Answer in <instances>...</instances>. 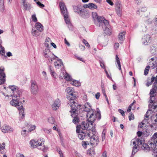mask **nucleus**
Returning <instances> with one entry per match:
<instances>
[{"label": "nucleus", "instance_id": "1", "mask_svg": "<svg viewBox=\"0 0 157 157\" xmlns=\"http://www.w3.org/2000/svg\"><path fill=\"white\" fill-rule=\"evenodd\" d=\"M9 88L12 91L13 94H10L12 96V100L10 102L12 105L16 106L19 110V114L21 119H23L25 117L24 108H23V103L25 102L24 98L22 97L21 94L22 90L19 89L18 87L14 85L10 86Z\"/></svg>", "mask_w": 157, "mask_h": 157}, {"label": "nucleus", "instance_id": "2", "mask_svg": "<svg viewBox=\"0 0 157 157\" xmlns=\"http://www.w3.org/2000/svg\"><path fill=\"white\" fill-rule=\"evenodd\" d=\"M84 110L86 112V116L87 118H88V120L92 121H94L96 118L99 120L101 118L100 111L99 110L97 111V113H94V110L92 109L88 102H86L84 105Z\"/></svg>", "mask_w": 157, "mask_h": 157}, {"label": "nucleus", "instance_id": "3", "mask_svg": "<svg viewBox=\"0 0 157 157\" xmlns=\"http://www.w3.org/2000/svg\"><path fill=\"white\" fill-rule=\"evenodd\" d=\"M132 143L134 145L133 147L132 155H134L137 151L138 146L141 147L142 150L146 151L149 150L151 148L150 145V146H149L146 144H144V141L143 140H140V139H137L135 140H132L131 141V143Z\"/></svg>", "mask_w": 157, "mask_h": 157}, {"label": "nucleus", "instance_id": "4", "mask_svg": "<svg viewBox=\"0 0 157 157\" xmlns=\"http://www.w3.org/2000/svg\"><path fill=\"white\" fill-rule=\"evenodd\" d=\"M101 19H100V20H99V21L98 22L95 23L96 25L99 27L101 26L103 30L105 31V33L110 35L111 34V32L109 29L110 26L109 22L103 17Z\"/></svg>", "mask_w": 157, "mask_h": 157}, {"label": "nucleus", "instance_id": "5", "mask_svg": "<svg viewBox=\"0 0 157 157\" xmlns=\"http://www.w3.org/2000/svg\"><path fill=\"white\" fill-rule=\"evenodd\" d=\"M79 105L77 104L76 105L72 104L70 105L71 110L70 112L71 113V116L74 117L73 120V122L75 124L78 122L79 118L77 117L78 113V107Z\"/></svg>", "mask_w": 157, "mask_h": 157}, {"label": "nucleus", "instance_id": "6", "mask_svg": "<svg viewBox=\"0 0 157 157\" xmlns=\"http://www.w3.org/2000/svg\"><path fill=\"white\" fill-rule=\"evenodd\" d=\"M66 91L68 94L67 95V97L68 99L70 100L68 104L70 105L72 104L75 105L77 104L74 101V100L76 98V96L74 94V93L75 92L73 90V89L71 87H68L66 89Z\"/></svg>", "mask_w": 157, "mask_h": 157}, {"label": "nucleus", "instance_id": "7", "mask_svg": "<svg viewBox=\"0 0 157 157\" xmlns=\"http://www.w3.org/2000/svg\"><path fill=\"white\" fill-rule=\"evenodd\" d=\"M88 121H83L81 125H77L76 126V132H79L81 129L82 130L90 129L89 128L92 126L93 123L94 121L92 122L88 120V118L87 119Z\"/></svg>", "mask_w": 157, "mask_h": 157}, {"label": "nucleus", "instance_id": "8", "mask_svg": "<svg viewBox=\"0 0 157 157\" xmlns=\"http://www.w3.org/2000/svg\"><path fill=\"white\" fill-rule=\"evenodd\" d=\"M43 56L46 58H47L50 63H52L53 59H55L58 57L55 56L48 48L45 49L43 53Z\"/></svg>", "mask_w": 157, "mask_h": 157}, {"label": "nucleus", "instance_id": "9", "mask_svg": "<svg viewBox=\"0 0 157 157\" xmlns=\"http://www.w3.org/2000/svg\"><path fill=\"white\" fill-rule=\"evenodd\" d=\"M74 10L75 12L80 14V16L82 17L86 18H88L89 17L88 13L86 11H83L82 9L80 8L79 6H73Z\"/></svg>", "mask_w": 157, "mask_h": 157}, {"label": "nucleus", "instance_id": "10", "mask_svg": "<svg viewBox=\"0 0 157 157\" xmlns=\"http://www.w3.org/2000/svg\"><path fill=\"white\" fill-rule=\"evenodd\" d=\"M4 71V67H0V85L4 84L6 81V75Z\"/></svg>", "mask_w": 157, "mask_h": 157}, {"label": "nucleus", "instance_id": "11", "mask_svg": "<svg viewBox=\"0 0 157 157\" xmlns=\"http://www.w3.org/2000/svg\"><path fill=\"white\" fill-rule=\"evenodd\" d=\"M90 144L92 145L95 147L99 142V138L98 137L94 134H93L90 138Z\"/></svg>", "mask_w": 157, "mask_h": 157}, {"label": "nucleus", "instance_id": "12", "mask_svg": "<svg viewBox=\"0 0 157 157\" xmlns=\"http://www.w3.org/2000/svg\"><path fill=\"white\" fill-rule=\"evenodd\" d=\"M149 145L151 146V148H154L155 146H157V132L155 133L151 137Z\"/></svg>", "mask_w": 157, "mask_h": 157}, {"label": "nucleus", "instance_id": "13", "mask_svg": "<svg viewBox=\"0 0 157 157\" xmlns=\"http://www.w3.org/2000/svg\"><path fill=\"white\" fill-rule=\"evenodd\" d=\"M142 39L143 44L145 45H148L151 41V36L148 34L145 35Z\"/></svg>", "mask_w": 157, "mask_h": 157}, {"label": "nucleus", "instance_id": "14", "mask_svg": "<svg viewBox=\"0 0 157 157\" xmlns=\"http://www.w3.org/2000/svg\"><path fill=\"white\" fill-rule=\"evenodd\" d=\"M116 11L117 15L119 16L121 15L122 13V5L119 1H117L115 4Z\"/></svg>", "mask_w": 157, "mask_h": 157}, {"label": "nucleus", "instance_id": "15", "mask_svg": "<svg viewBox=\"0 0 157 157\" xmlns=\"http://www.w3.org/2000/svg\"><path fill=\"white\" fill-rule=\"evenodd\" d=\"M38 88L36 83L32 82L31 83L30 91L31 93L34 95H36L38 91Z\"/></svg>", "mask_w": 157, "mask_h": 157}, {"label": "nucleus", "instance_id": "16", "mask_svg": "<svg viewBox=\"0 0 157 157\" xmlns=\"http://www.w3.org/2000/svg\"><path fill=\"white\" fill-rule=\"evenodd\" d=\"M59 6L62 13L63 14L64 17H66L68 15V12L65 5L63 2H61L59 3Z\"/></svg>", "mask_w": 157, "mask_h": 157}, {"label": "nucleus", "instance_id": "17", "mask_svg": "<svg viewBox=\"0 0 157 157\" xmlns=\"http://www.w3.org/2000/svg\"><path fill=\"white\" fill-rule=\"evenodd\" d=\"M152 111L151 109H148L146 112V113L145 114V118L144 120H143L142 121V123L140 124H139L138 126L139 128H143V125H145V123H148V122L147 121L148 118L149 116V115H148V113L149 111Z\"/></svg>", "mask_w": 157, "mask_h": 157}, {"label": "nucleus", "instance_id": "18", "mask_svg": "<svg viewBox=\"0 0 157 157\" xmlns=\"http://www.w3.org/2000/svg\"><path fill=\"white\" fill-rule=\"evenodd\" d=\"M2 131L4 133L8 132H12L13 129L10 126L7 125H4L2 127Z\"/></svg>", "mask_w": 157, "mask_h": 157}, {"label": "nucleus", "instance_id": "19", "mask_svg": "<svg viewBox=\"0 0 157 157\" xmlns=\"http://www.w3.org/2000/svg\"><path fill=\"white\" fill-rule=\"evenodd\" d=\"M157 92V86L154 85V87L151 89L150 93V103L153 102V100L152 99L155 98L154 94Z\"/></svg>", "mask_w": 157, "mask_h": 157}, {"label": "nucleus", "instance_id": "20", "mask_svg": "<svg viewBox=\"0 0 157 157\" xmlns=\"http://www.w3.org/2000/svg\"><path fill=\"white\" fill-rule=\"evenodd\" d=\"M22 4L23 6V10L24 11H29L31 8V5L28 2L25 1V0H21Z\"/></svg>", "mask_w": 157, "mask_h": 157}, {"label": "nucleus", "instance_id": "21", "mask_svg": "<svg viewBox=\"0 0 157 157\" xmlns=\"http://www.w3.org/2000/svg\"><path fill=\"white\" fill-rule=\"evenodd\" d=\"M61 104L60 101L59 99H57L54 101L52 105V107L53 110H56L58 109Z\"/></svg>", "mask_w": 157, "mask_h": 157}, {"label": "nucleus", "instance_id": "22", "mask_svg": "<svg viewBox=\"0 0 157 157\" xmlns=\"http://www.w3.org/2000/svg\"><path fill=\"white\" fill-rule=\"evenodd\" d=\"M57 58V61L55 62L54 64L56 68L59 69L63 65V64L61 59H59L58 57Z\"/></svg>", "mask_w": 157, "mask_h": 157}, {"label": "nucleus", "instance_id": "23", "mask_svg": "<svg viewBox=\"0 0 157 157\" xmlns=\"http://www.w3.org/2000/svg\"><path fill=\"white\" fill-rule=\"evenodd\" d=\"M150 52L153 55L157 54V47L155 44L151 45Z\"/></svg>", "mask_w": 157, "mask_h": 157}, {"label": "nucleus", "instance_id": "24", "mask_svg": "<svg viewBox=\"0 0 157 157\" xmlns=\"http://www.w3.org/2000/svg\"><path fill=\"white\" fill-rule=\"evenodd\" d=\"M36 29L40 32H42L44 30L43 25L39 22H37L35 25Z\"/></svg>", "mask_w": 157, "mask_h": 157}, {"label": "nucleus", "instance_id": "25", "mask_svg": "<svg viewBox=\"0 0 157 157\" xmlns=\"http://www.w3.org/2000/svg\"><path fill=\"white\" fill-rule=\"evenodd\" d=\"M37 148L41 150L44 152H45L47 150V148L45 146L44 142L40 143L37 146Z\"/></svg>", "mask_w": 157, "mask_h": 157}, {"label": "nucleus", "instance_id": "26", "mask_svg": "<svg viewBox=\"0 0 157 157\" xmlns=\"http://www.w3.org/2000/svg\"><path fill=\"white\" fill-rule=\"evenodd\" d=\"M40 143L38 142V141H35L33 140H31L30 141L29 144L31 147H37V146L39 145Z\"/></svg>", "mask_w": 157, "mask_h": 157}, {"label": "nucleus", "instance_id": "27", "mask_svg": "<svg viewBox=\"0 0 157 157\" xmlns=\"http://www.w3.org/2000/svg\"><path fill=\"white\" fill-rule=\"evenodd\" d=\"M125 36V33L123 32L120 33L118 35V38L119 40V42L120 43H122L123 41L124 40Z\"/></svg>", "mask_w": 157, "mask_h": 157}, {"label": "nucleus", "instance_id": "28", "mask_svg": "<svg viewBox=\"0 0 157 157\" xmlns=\"http://www.w3.org/2000/svg\"><path fill=\"white\" fill-rule=\"evenodd\" d=\"M80 131H79V132H77L78 133V138L81 140H83L85 137L86 136V134L85 133L83 132L82 131H81L80 132Z\"/></svg>", "mask_w": 157, "mask_h": 157}, {"label": "nucleus", "instance_id": "29", "mask_svg": "<svg viewBox=\"0 0 157 157\" xmlns=\"http://www.w3.org/2000/svg\"><path fill=\"white\" fill-rule=\"evenodd\" d=\"M92 17L94 20L95 21V20H97V22H99V20H100L101 18H102V17H101L98 16L97 13L96 12H93L92 13Z\"/></svg>", "mask_w": 157, "mask_h": 157}, {"label": "nucleus", "instance_id": "30", "mask_svg": "<svg viewBox=\"0 0 157 157\" xmlns=\"http://www.w3.org/2000/svg\"><path fill=\"white\" fill-rule=\"evenodd\" d=\"M32 34L33 36H38L40 34L41 32H39L37 30L33 29L32 30Z\"/></svg>", "mask_w": 157, "mask_h": 157}, {"label": "nucleus", "instance_id": "31", "mask_svg": "<svg viewBox=\"0 0 157 157\" xmlns=\"http://www.w3.org/2000/svg\"><path fill=\"white\" fill-rule=\"evenodd\" d=\"M87 7L90 9L93 10L97 8V6L93 3H89L87 4Z\"/></svg>", "mask_w": 157, "mask_h": 157}, {"label": "nucleus", "instance_id": "32", "mask_svg": "<svg viewBox=\"0 0 157 157\" xmlns=\"http://www.w3.org/2000/svg\"><path fill=\"white\" fill-rule=\"evenodd\" d=\"M151 120L153 124L157 125V114L155 116H152Z\"/></svg>", "mask_w": 157, "mask_h": 157}, {"label": "nucleus", "instance_id": "33", "mask_svg": "<svg viewBox=\"0 0 157 157\" xmlns=\"http://www.w3.org/2000/svg\"><path fill=\"white\" fill-rule=\"evenodd\" d=\"M51 41L50 38L49 37L47 38L46 39L45 43L44 44L45 46L47 48H48L49 44H51Z\"/></svg>", "mask_w": 157, "mask_h": 157}, {"label": "nucleus", "instance_id": "34", "mask_svg": "<svg viewBox=\"0 0 157 157\" xmlns=\"http://www.w3.org/2000/svg\"><path fill=\"white\" fill-rule=\"evenodd\" d=\"M116 60L118 66V69L121 71V65L119 58L117 55L116 56Z\"/></svg>", "mask_w": 157, "mask_h": 157}, {"label": "nucleus", "instance_id": "35", "mask_svg": "<svg viewBox=\"0 0 157 157\" xmlns=\"http://www.w3.org/2000/svg\"><path fill=\"white\" fill-rule=\"evenodd\" d=\"M64 20L65 23L67 25H69L70 27L71 28L72 27V25L71 24L70 21L69 19L68 18V16L67 15L66 17H64Z\"/></svg>", "mask_w": 157, "mask_h": 157}, {"label": "nucleus", "instance_id": "36", "mask_svg": "<svg viewBox=\"0 0 157 157\" xmlns=\"http://www.w3.org/2000/svg\"><path fill=\"white\" fill-rule=\"evenodd\" d=\"M71 84L73 85L76 86H78L81 85L80 83L79 82L75 80H73Z\"/></svg>", "mask_w": 157, "mask_h": 157}, {"label": "nucleus", "instance_id": "37", "mask_svg": "<svg viewBox=\"0 0 157 157\" xmlns=\"http://www.w3.org/2000/svg\"><path fill=\"white\" fill-rule=\"evenodd\" d=\"M4 0H0V10L3 11L4 10Z\"/></svg>", "mask_w": 157, "mask_h": 157}, {"label": "nucleus", "instance_id": "38", "mask_svg": "<svg viewBox=\"0 0 157 157\" xmlns=\"http://www.w3.org/2000/svg\"><path fill=\"white\" fill-rule=\"evenodd\" d=\"M152 100H153V102L151 103H150V101H149V102L150 103V104L149 105V108L150 109H155L157 108L156 106H154V105H153L152 103L153 102V101H154V100L155 99L154 98H152Z\"/></svg>", "mask_w": 157, "mask_h": 157}, {"label": "nucleus", "instance_id": "39", "mask_svg": "<svg viewBox=\"0 0 157 157\" xmlns=\"http://www.w3.org/2000/svg\"><path fill=\"white\" fill-rule=\"evenodd\" d=\"M64 78L67 81H71L72 80L71 77L67 73L65 75Z\"/></svg>", "mask_w": 157, "mask_h": 157}, {"label": "nucleus", "instance_id": "40", "mask_svg": "<svg viewBox=\"0 0 157 157\" xmlns=\"http://www.w3.org/2000/svg\"><path fill=\"white\" fill-rule=\"evenodd\" d=\"M48 121L51 124H54L55 119L52 117H50L48 118Z\"/></svg>", "mask_w": 157, "mask_h": 157}, {"label": "nucleus", "instance_id": "41", "mask_svg": "<svg viewBox=\"0 0 157 157\" xmlns=\"http://www.w3.org/2000/svg\"><path fill=\"white\" fill-rule=\"evenodd\" d=\"M29 131L31 132L35 129L36 126L35 125H29Z\"/></svg>", "mask_w": 157, "mask_h": 157}, {"label": "nucleus", "instance_id": "42", "mask_svg": "<svg viewBox=\"0 0 157 157\" xmlns=\"http://www.w3.org/2000/svg\"><path fill=\"white\" fill-rule=\"evenodd\" d=\"M151 82H154L155 81L154 84L156 85L157 84V75L155 77L152 76L151 78Z\"/></svg>", "mask_w": 157, "mask_h": 157}, {"label": "nucleus", "instance_id": "43", "mask_svg": "<svg viewBox=\"0 0 157 157\" xmlns=\"http://www.w3.org/2000/svg\"><path fill=\"white\" fill-rule=\"evenodd\" d=\"M150 67L148 66L145 68L144 71V75H146L148 74Z\"/></svg>", "mask_w": 157, "mask_h": 157}, {"label": "nucleus", "instance_id": "44", "mask_svg": "<svg viewBox=\"0 0 157 157\" xmlns=\"http://www.w3.org/2000/svg\"><path fill=\"white\" fill-rule=\"evenodd\" d=\"M42 130L43 131L45 132H46L48 134H51V132L52 131L51 129H47L46 128H42Z\"/></svg>", "mask_w": 157, "mask_h": 157}, {"label": "nucleus", "instance_id": "45", "mask_svg": "<svg viewBox=\"0 0 157 157\" xmlns=\"http://www.w3.org/2000/svg\"><path fill=\"white\" fill-rule=\"evenodd\" d=\"M82 42L87 47H88V48H90V45L88 43V42L85 39H83L82 40Z\"/></svg>", "mask_w": 157, "mask_h": 157}, {"label": "nucleus", "instance_id": "46", "mask_svg": "<svg viewBox=\"0 0 157 157\" xmlns=\"http://www.w3.org/2000/svg\"><path fill=\"white\" fill-rule=\"evenodd\" d=\"M128 118L129 121L133 120L134 118V115L132 113H130L128 116Z\"/></svg>", "mask_w": 157, "mask_h": 157}, {"label": "nucleus", "instance_id": "47", "mask_svg": "<svg viewBox=\"0 0 157 157\" xmlns=\"http://www.w3.org/2000/svg\"><path fill=\"white\" fill-rule=\"evenodd\" d=\"M153 68L157 67V60H156L155 63H152V66H151ZM156 72L157 73V68L156 69Z\"/></svg>", "mask_w": 157, "mask_h": 157}, {"label": "nucleus", "instance_id": "48", "mask_svg": "<svg viewBox=\"0 0 157 157\" xmlns=\"http://www.w3.org/2000/svg\"><path fill=\"white\" fill-rule=\"evenodd\" d=\"M142 29L143 32H146L147 30V26L144 25L142 26Z\"/></svg>", "mask_w": 157, "mask_h": 157}, {"label": "nucleus", "instance_id": "49", "mask_svg": "<svg viewBox=\"0 0 157 157\" xmlns=\"http://www.w3.org/2000/svg\"><path fill=\"white\" fill-rule=\"evenodd\" d=\"M36 4L37 5L40 6L41 8H43L44 7V5H43L42 4H41L40 2L38 1L37 2H36Z\"/></svg>", "mask_w": 157, "mask_h": 157}, {"label": "nucleus", "instance_id": "50", "mask_svg": "<svg viewBox=\"0 0 157 157\" xmlns=\"http://www.w3.org/2000/svg\"><path fill=\"white\" fill-rule=\"evenodd\" d=\"M57 151L58 153L60 155V157H63V155L61 150L60 149H57Z\"/></svg>", "mask_w": 157, "mask_h": 157}, {"label": "nucleus", "instance_id": "51", "mask_svg": "<svg viewBox=\"0 0 157 157\" xmlns=\"http://www.w3.org/2000/svg\"><path fill=\"white\" fill-rule=\"evenodd\" d=\"M32 19L34 22H36L37 21V19L35 14L33 15L32 16Z\"/></svg>", "mask_w": 157, "mask_h": 157}, {"label": "nucleus", "instance_id": "52", "mask_svg": "<svg viewBox=\"0 0 157 157\" xmlns=\"http://www.w3.org/2000/svg\"><path fill=\"white\" fill-rule=\"evenodd\" d=\"M2 145L3 146H2L1 145V144L0 143V151H1L2 150H3L5 149V144L4 143H3L2 144Z\"/></svg>", "mask_w": 157, "mask_h": 157}, {"label": "nucleus", "instance_id": "53", "mask_svg": "<svg viewBox=\"0 0 157 157\" xmlns=\"http://www.w3.org/2000/svg\"><path fill=\"white\" fill-rule=\"evenodd\" d=\"M141 12H145L147 10V8L145 7H142L140 9Z\"/></svg>", "mask_w": 157, "mask_h": 157}, {"label": "nucleus", "instance_id": "54", "mask_svg": "<svg viewBox=\"0 0 157 157\" xmlns=\"http://www.w3.org/2000/svg\"><path fill=\"white\" fill-rule=\"evenodd\" d=\"M88 153H89L90 155H91V156H92L94 155L95 154L94 151L93 150H91L89 151L88 152Z\"/></svg>", "mask_w": 157, "mask_h": 157}, {"label": "nucleus", "instance_id": "55", "mask_svg": "<svg viewBox=\"0 0 157 157\" xmlns=\"http://www.w3.org/2000/svg\"><path fill=\"white\" fill-rule=\"evenodd\" d=\"M136 13L137 14H138L141 16L143 14V13L141 12L140 10V9L137 11Z\"/></svg>", "mask_w": 157, "mask_h": 157}, {"label": "nucleus", "instance_id": "56", "mask_svg": "<svg viewBox=\"0 0 157 157\" xmlns=\"http://www.w3.org/2000/svg\"><path fill=\"white\" fill-rule=\"evenodd\" d=\"M106 2L111 6L113 5V3L111 0H106Z\"/></svg>", "mask_w": 157, "mask_h": 157}, {"label": "nucleus", "instance_id": "57", "mask_svg": "<svg viewBox=\"0 0 157 157\" xmlns=\"http://www.w3.org/2000/svg\"><path fill=\"white\" fill-rule=\"evenodd\" d=\"M80 48L82 51H84L85 49V47L84 46L82 45V44H79Z\"/></svg>", "mask_w": 157, "mask_h": 157}, {"label": "nucleus", "instance_id": "58", "mask_svg": "<svg viewBox=\"0 0 157 157\" xmlns=\"http://www.w3.org/2000/svg\"><path fill=\"white\" fill-rule=\"evenodd\" d=\"M100 63L101 67L103 68H105V67L104 63L102 61H100Z\"/></svg>", "mask_w": 157, "mask_h": 157}, {"label": "nucleus", "instance_id": "59", "mask_svg": "<svg viewBox=\"0 0 157 157\" xmlns=\"http://www.w3.org/2000/svg\"><path fill=\"white\" fill-rule=\"evenodd\" d=\"M105 133H104L103 132L102 133V141H103L105 139Z\"/></svg>", "mask_w": 157, "mask_h": 157}, {"label": "nucleus", "instance_id": "60", "mask_svg": "<svg viewBox=\"0 0 157 157\" xmlns=\"http://www.w3.org/2000/svg\"><path fill=\"white\" fill-rule=\"evenodd\" d=\"M118 111L123 116H124V111L121 109H118Z\"/></svg>", "mask_w": 157, "mask_h": 157}, {"label": "nucleus", "instance_id": "61", "mask_svg": "<svg viewBox=\"0 0 157 157\" xmlns=\"http://www.w3.org/2000/svg\"><path fill=\"white\" fill-rule=\"evenodd\" d=\"M100 93L99 92H98L96 94H95V97L97 99H99V98L100 97Z\"/></svg>", "mask_w": 157, "mask_h": 157}, {"label": "nucleus", "instance_id": "62", "mask_svg": "<svg viewBox=\"0 0 157 157\" xmlns=\"http://www.w3.org/2000/svg\"><path fill=\"white\" fill-rule=\"evenodd\" d=\"M16 157H25V156L22 154L20 153H17L16 155Z\"/></svg>", "mask_w": 157, "mask_h": 157}, {"label": "nucleus", "instance_id": "63", "mask_svg": "<svg viewBox=\"0 0 157 157\" xmlns=\"http://www.w3.org/2000/svg\"><path fill=\"white\" fill-rule=\"evenodd\" d=\"M26 130H23L21 132V134L22 136H25L26 135Z\"/></svg>", "mask_w": 157, "mask_h": 157}, {"label": "nucleus", "instance_id": "64", "mask_svg": "<svg viewBox=\"0 0 157 157\" xmlns=\"http://www.w3.org/2000/svg\"><path fill=\"white\" fill-rule=\"evenodd\" d=\"M107 152L106 151H104L102 154V157H107Z\"/></svg>", "mask_w": 157, "mask_h": 157}]
</instances>
